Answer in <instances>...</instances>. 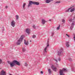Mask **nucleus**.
I'll return each instance as SVG.
<instances>
[{"label": "nucleus", "mask_w": 75, "mask_h": 75, "mask_svg": "<svg viewBox=\"0 0 75 75\" xmlns=\"http://www.w3.org/2000/svg\"><path fill=\"white\" fill-rule=\"evenodd\" d=\"M32 4H34V5H39L40 4V3L38 2H35L31 1H29V4H28V7L29 8L31 6Z\"/></svg>", "instance_id": "1"}, {"label": "nucleus", "mask_w": 75, "mask_h": 75, "mask_svg": "<svg viewBox=\"0 0 75 75\" xmlns=\"http://www.w3.org/2000/svg\"><path fill=\"white\" fill-rule=\"evenodd\" d=\"M10 64L11 67H13L14 65H15V64L17 65H20V62H18L17 61V60H14L13 61V62L11 63H10Z\"/></svg>", "instance_id": "2"}, {"label": "nucleus", "mask_w": 75, "mask_h": 75, "mask_svg": "<svg viewBox=\"0 0 75 75\" xmlns=\"http://www.w3.org/2000/svg\"><path fill=\"white\" fill-rule=\"evenodd\" d=\"M24 35H22L21 36L20 38L18 40L17 42H16L17 45H20L21 42L23 41V40L24 39Z\"/></svg>", "instance_id": "3"}, {"label": "nucleus", "mask_w": 75, "mask_h": 75, "mask_svg": "<svg viewBox=\"0 0 75 75\" xmlns=\"http://www.w3.org/2000/svg\"><path fill=\"white\" fill-rule=\"evenodd\" d=\"M47 45L46 47L44 48V51H43V55H45L47 53V47H49V41H47Z\"/></svg>", "instance_id": "4"}, {"label": "nucleus", "mask_w": 75, "mask_h": 75, "mask_svg": "<svg viewBox=\"0 0 75 75\" xmlns=\"http://www.w3.org/2000/svg\"><path fill=\"white\" fill-rule=\"evenodd\" d=\"M70 18L69 20V21L71 23L72 22V20H74L75 21V15L74 16L73 15L70 16Z\"/></svg>", "instance_id": "5"}, {"label": "nucleus", "mask_w": 75, "mask_h": 75, "mask_svg": "<svg viewBox=\"0 0 75 75\" xmlns=\"http://www.w3.org/2000/svg\"><path fill=\"white\" fill-rule=\"evenodd\" d=\"M64 51V50L63 48H61L57 52V55L59 56H60L61 55V54L62 53L63 51Z\"/></svg>", "instance_id": "6"}, {"label": "nucleus", "mask_w": 75, "mask_h": 75, "mask_svg": "<svg viewBox=\"0 0 75 75\" xmlns=\"http://www.w3.org/2000/svg\"><path fill=\"white\" fill-rule=\"evenodd\" d=\"M75 21H72V23L70 27V28L71 30H72V29L74 28V26L75 25Z\"/></svg>", "instance_id": "7"}, {"label": "nucleus", "mask_w": 75, "mask_h": 75, "mask_svg": "<svg viewBox=\"0 0 75 75\" xmlns=\"http://www.w3.org/2000/svg\"><path fill=\"white\" fill-rule=\"evenodd\" d=\"M64 71L67 72V71H68V70H67V69L65 68H63V69H60L59 72L61 73V72H62V74H64Z\"/></svg>", "instance_id": "8"}, {"label": "nucleus", "mask_w": 75, "mask_h": 75, "mask_svg": "<svg viewBox=\"0 0 75 75\" xmlns=\"http://www.w3.org/2000/svg\"><path fill=\"white\" fill-rule=\"evenodd\" d=\"M11 25L12 27H14L15 26L16 24V22L14 21H12L11 23Z\"/></svg>", "instance_id": "9"}, {"label": "nucleus", "mask_w": 75, "mask_h": 75, "mask_svg": "<svg viewBox=\"0 0 75 75\" xmlns=\"http://www.w3.org/2000/svg\"><path fill=\"white\" fill-rule=\"evenodd\" d=\"M0 75H6V72L2 70L1 72Z\"/></svg>", "instance_id": "10"}, {"label": "nucleus", "mask_w": 75, "mask_h": 75, "mask_svg": "<svg viewBox=\"0 0 75 75\" xmlns=\"http://www.w3.org/2000/svg\"><path fill=\"white\" fill-rule=\"evenodd\" d=\"M51 68L52 69L53 71H55V72H57V68L54 67V65H52L51 66Z\"/></svg>", "instance_id": "11"}, {"label": "nucleus", "mask_w": 75, "mask_h": 75, "mask_svg": "<svg viewBox=\"0 0 75 75\" xmlns=\"http://www.w3.org/2000/svg\"><path fill=\"white\" fill-rule=\"evenodd\" d=\"M26 32L28 34H30V29L28 28L26 29Z\"/></svg>", "instance_id": "12"}, {"label": "nucleus", "mask_w": 75, "mask_h": 75, "mask_svg": "<svg viewBox=\"0 0 75 75\" xmlns=\"http://www.w3.org/2000/svg\"><path fill=\"white\" fill-rule=\"evenodd\" d=\"M66 45L67 47H69V42H67L66 43Z\"/></svg>", "instance_id": "13"}, {"label": "nucleus", "mask_w": 75, "mask_h": 75, "mask_svg": "<svg viewBox=\"0 0 75 75\" xmlns=\"http://www.w3.org/2000/svg\"><path fill=\"white\" fill-rule=\"evenodd\" d=\"M53 0H46L45 2L46 3H50L51 1H52Z\"/></svg>", "instance_id": "14"}, {"label": "nucleus", "mask_w": 75, "mask_h": 75, "mask_svg": "<svg viewBox=\"0 0 75 75\" xmlns=\"http://www.w3.org/2000/svg\"><path fill=\"white\" fill-rule=\"evenodd\" d=\"M71 7H70L68 9L66 10L65 11V13H67V12H69V10H71Z\"/></svg>", "instance_id": "15"}, {"label": "nucleus", "mask_w": 75, "mask_h": 75, "mask_svg": "<svg viewBox=\"0 0 75 75\" xmlns=\"http://www.w3.org/2000/svg\"><path fill=\"white\" fill-rule=\"evenodd\" d=\"M45 22H46V21H45V20L42 19V24H44L45 23Z\"/></svg>", "instance_id": "16"}, {"label": "nucleus", "mask_w": 75, "mask_h": 75, "mask_svg": "<svg viewBox=\"0 0 75 75\" xmlns=\"http://www.w3.org/2000/svg\"><path fill=\"white\" fill-rule=\"evenodd\" d=\"M24 44H25V45H28L29 43H28V42H25V40H24Z\"/></svg>", "instance_id": "17"}, {"label": "nucleus", "mask_w": 75, "mask_h": 75, "mask_svg": "<svg viewBox=\"0 0 75 75\" xmlns=\"http://www.w3.org/2000/svg\"><path fill=\"white\" fill-rule=\"evenodd\" d=\"M71 68L72 71L73 72H75V70L74 69V67H73V66H71Z\"/></svg>", "instance_id": "18"}, {"label": "nucleus", "mask_w": 75, "mask_h": 75, "mask_svg": "<svg viewBox=\"0 0 75 75\" xmlns=\"http://www.w3.org/2000/svg\"><path fill=\"white\" fill-rule=\"evenodd\" d=\"M71 9H70V12H72V11H74V10H75V8H73L72 9V7H71Z\"/></svg>", "instance_id": "19"}, {"label": "nucleus", "mask_w": 75, "mask_h": 75, "mask_svg": "<svg viewBox=\"0 0 75 75\" xmlns=\"http://www.w3.org/2000/svg\"><path fill=\"white\" fill-rule=\"evenodd\" d=\"M60 74V75H64V73H62V71H61L60 73L59 72Z\"/></svg>", "instance_id": "20"}, {"label": "nucleus", "mask_w": 75, "mask_h": 75, "mask_svg": "<svg viewBox=\"0 0 75 75\" xmlns=\"http://www.w3.org/2000/svg\"><path fill=\"white\" fill-rule=\"evenodd\" d=\"M48 71L49 72V74H51V69H48Z\"/></svg>", "instance_id": "21"}, {"label": "nucleus", "mask_w": 75, "mask_h": 75, "mask_svg": "<svg viewBox=\"0 0 75 75\" xmlns=\"http://www.w3.org/2000/svg\"><path fill=\"white\" fill-rule=\"evenodd\" d=\"M32 37L33 38H35V37H36V36H35V35H33L32 36Z\"/></svg>", "instance_id": "22"}, {"label": "nucleus", "mask_w": 75, "mask_h": 75, "mask_svg": "<svg viewBox=\"0 0 75 75\" xmlns=\"http://www.w3.org/2000/svg\"><path fill=\"white\" fill-rule=\"evenodd\" d=\"M62 22L64 24H65V21L64 19H63L62 20Z\"/></svg>", "instance_id": "23"}, {"label": "nucleus", "mask_w": 75, "mask_h": 75, "mask_svg": "<svg viewBox=\"0 0 75 75\" xmlns=\"http://www.w3.org/2000/svg\"><path fill=\"white\" fill-rule=\"evenodd\" d=\"M60 25H59L58 27L57 28V30H59V28H60Z\"/></svg>", "instance_id": "24"}, {"label": "nucleus", "mask_w": 75, "mask_h": 75, "mask_svg": "<svg viewBox=\"0 0 75 75\" xmlns=\"http://www.w3.org/2000/svg\"><path fill=\"white\" fill-rule=\"evenodd\" d=\"M25 5H26V4H25V3H24L23 5V8H24L25 7Z\"/></svg>", "instance_id": "25"}, {"label": "nucleus", "mask_w": 75, "mask_h": 75, "mask_svg": "<svg viewBox=\"0 0 75 75\" xmlns=\"http://www.w3.org/2000/svg\"><path fill=\"white\" fill-rule=\"evenodd\" d=\"M69 61H70L71 62V61H72V59L71 58H69Z\"/></svg>", "instance_id": "26"}, {"label": "nucleus", "mask_w": 75, "mask_h": 75, "mask_svg": "<svg viewBox=\"0 0 75 75\" xmlns=\"http://www.w3.org/2000/svg\"><path fill=\"white\" fill-rule=\"evenodd\" d=\"M26 50L25 49V48H23V52H25Z\"/></svg>", "instance_id": "27"}, {"label": "nucleus", "mask_w": 75, "mask_h": 75, "mask_svg": "<svg viewBox=\"0 0 75 75\" xmlns=\"http://www.w3.org/2000/svg\"><path fill=\"white\" fill-rule=\"evenodd\" d=\"M16 20H18V16L16 15Z\"/></svg>", "instance_id": "28"}, {"label": "nucleus", "mask_w": 75, "mask_h": 75, "mask_svg": "<svg viewBox=\"0 0 75 75\" xmlns=\"http://www.w3.org/2000/svg\"><path fill=\"white\" fill-rule=\"evenodd\" d=\"M61 3V1H57L55 3H57V4H58V3Z\"/></svg>", "instance_id": "29"}, {"label": "nucleus", "mask_w": 75, "mask_h": 75, "mask_svg": "<svg viewBox=\"0 0 75 75\" xmlns=\"http://www.w3.org/2000/svg\"><path fill=\"white\" fill-rule=\"evenodd\" d=\"M2 64V60L0 59V64Z\"/></svg>", "instance_id": "30"}, {"label": "nucleus", "mask_w": 75, "mask_h": 75, "mask_svg": "<svg viewBox=\"0 0 75 75\" xmlns=\"http://www.w3.org/2000/svg\"><path fill=\"white\" fill-rule=\"evenodd\" d=\"M2 32H3V31H4V27H2Z\"/></svg>", "instance_id": "31"}, {"label": "nucleus", "mask_w": 75, "mask_h": 75, "mask_svg": "<svg viewBox=\"0 0 75 75\" xmlns=\"http://www.w3.org/2000/svg\"><path fill=\"white\" fill-rule=\"evenodd\" d=\"M27 65H28V64H27V63H25V66L26 67H27Z\"/></svg>", "instance_id": "32"}, {"label": "nucleus", "mask_w": 75, "mask_h": 75, "mask_svg": "<svg viewBox=\"0 0 75 75\" xmlns=\"http://www.w3.org/2000/svg\"><path fill=\"white\" fill-rule=\"evenodd\" d=\"M33 28H36L35 26V25H34L33 26Z\"/></svg>", "instance_id": "33"}, {"label": "nucleus", "mask_w": 75, "mask_h": 75, "mask_svg": "<svg viewBox=\"0 0 75 75\" xmlns=\"http://www.w3.org/2000/svg\"><path fill=\"white\" fill-rule=\"evenodd\" d=\"M8 62L9 64H10L11 63V62H10V61H8Z\"/></svg>", "instance_id": "34"}, {"label": "nucleus", "mask_w": 75, "mask_h": 75, "mask_svg": "<svg viewBox=\"0 0 75 75\" xmlns=\"http://www.w3.org/2000/svg\"><path fill=\"white\" fill-rule=\"evenodd\" d=\"M54 34V33H52V37H53V35Z\"/></svg>", "instance_id": "35"}, {"label": "nucleus", "mask_w": 75, "mask_h": 75, "mask_svg": "<svg viewBox=\"0 0 75 75\" xmlns=\"http://www.w3.org/2000/svg\"><path fill=\"white\" fill-rule=\"evenodd\" d=\"M66 35L69 38V35H68V34H67Z\"/></svg>", "instance_id": "36"}, {"label": "nucleus", "mask_w": 75, "mask_h": 75, "mask_svg": "<svg viewBox=\"0 0 75 75\" xmlns=\"http://www.w3.org/2000/svg\"><path fill=\"white\" fill-rule=\"evenodd\" d=\"M58 59V61H61L60 58H59V59Z\"/></svg>", "instance_id": "37"}, {"label": "nucleus", "mask_w": 75, "mask_h": 75, "mask_svg": "<svg viewBox=\"0 0 75 75\" xmlns=\"http://www.w3.org/2000/svg\"><path fill=\"white\" fill-rule=\"evenodd\" d=\"M40 73H41V74H43V71H40Z\"/></svg>", "instance_id": "38"}, {"label": "nucleus", "mask_w": 75, "mask_h": 75, "mask_svg": "<svg viewBox=\"0 0 75 75\" xmlns=\"http://www.w3.org/2000/svg\"><path fill=\"white\" fill-rule=\"evenodd\" d=\"M5 8H8V6H6Z\"/></svg>", "instance_id": "39"}, {"label": "nucleus", "mask_w": 75, "mask_h": 75, "mask_svg": "<svg viewBox=\"0 0 75 75\" xmlns=\"http://www.w3.org/2000/svg\"><path fill=\"white\" fill-rule=\"evenodd\" d=\"M74 40H75V35H74Z\"/></svg>", "instance_id": "40"}, {"label": "nucleus", "mask_w": 75, "mask_h": 75, "mask_svg": "<svg viewBox=\"0 0 75 75\" xmlns=\"http://www.w3.org/2000/svg\"><path fill=\"white\" fill-rule=\"evenodd\" d=\"M49 21H52V19H50Z\"/></svg>", "instance_id": "41"}, {"label": "nucleus", "mask_w": 75, "mask_h": 75, "mask_svg": "<svg viewBox=\"0 0 75 75\" xmlns=\"http://www.w3.org/2000/svg\"><path fill=\"white\" fill-rule=\"evenodd\" d=\"M55 61H56V62H58V61H57V59H55Z\"/></svg>", "instance_id": "42"}, {"label": "nucleus", "mask_w": 75, "mask_h": 75, "mask_svg": "<svg viewBox=\"0 0 75 75\" xmlns=\"http://www.w3.org/2000/svg\"><path fill=\"white\" fill-rule=\"evenodd\" d=\"M9 75H12L11 74H9Z\"/></svg>", "instance_id": "43"}, {"label": "nucleus", "mask_w": 75, "mask_h": 75, "mask_svg": "<svg viewBox=\"0 0 75 75\" xmlns=\"http://www.w3.org/2000/svg\"><path fill=\"white\" fill-rule=\"evenodd\" d=\"M30 42H31V40H30Z\"/></svg>", "instance_id": "44"}, {"label": "nucleus", "mask_w": 75, "mask_h": 75, "mask_svg": "<svg viewBox=\"0 0 75 75\" xmlns=\"http://www.w3.org/2000/svg\"><path fill=\"white\" fill-rule=\"evenodd\" d=\"M3 43L2 44V45H3Z\"/></svg>", "instance_id": "45"}]
</instances>
